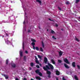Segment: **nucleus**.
<instances>
[{
    "mask_svg": "<svg viewBox=\"0 0 80 80\" xmlns=\"http://www.w3.org/2000/svg\"><path fill=\"white\" fill-rule=\"evenodd\" d=\"M43 69H44V70H45V71H47V74L48 75V78H50V75H51V72L50 71H48V70H50V67H49L48 65H46V67L45 66L43 67Z\"/></svg>",
    "mask_w": 80,
    "mask_h": 80,
    "instance_id": "obj_1",
    "label": "nucleus"
},
{
    "mask_svg": "<svg viewBox=\"0 0 80 80\" xmlns=\"http://www.w3.org/2000/svg\"><path fill=\"white\" fill-rule=\"evenodd\" d=\"M51 32L52 33H55V32L53 31V30H52Z\"/></svg>",
    "mask_w": 80,
    "mask_h": 80,
    "instance_id": "obj_36",
    "label": "nucleus"
},
{
    "mask_svg": "<svg viewBox=\"0 0 80 80\" xmlns=\"http://www.w3.org/2000/svg\"><path fill=\"white\" fill-rule=\"evenodd\" d=\"M55 26H56V27H58V24H56L55 25Z\"/></svg>",
    "mask_w": 80,
    "mask_h": 80,
    "instance_id": "obj_42",
    "label": "nucleus"
},
{
    "mask_svg": "<svg viewBox=\"0 0 80 80\" xmlns=\"http://www.w3.org/2000/svg\"><path fill=\"white\" fill-rule=\"evenodd\" d=\"M42 45L43 48H45V46H44V43H43V42H42Z\"/></svg>",
    "mask_w": 80,
    "mask_h": 80,
    "instance_id": "obj_23",
    "label": "nucleus"
},
{
    "mask_svg": "<svg viewBox=\"0 0 80 80\" xmlns=\"http://www.w3.org/2000/svg\"><path fill=\"white\" fill-rule=\"evenodd\" d=\"M31 44L34 50L35 49V43L34 42H32L31 43Z\"/></svg>",
    "mask_w": 80,
    "mask_h": 80,
    "instance_id": "obj_5",
    "label": "nucleus"
},
{
    "mask_svg": "<svg viewBox=\"0 0 80 80\" xmlns=\"http://www.w3.org/2000/svg\"><path fill=\"white\" fill-rule=\"evenodd\" d=\"M56 80H58V78H56Z\"/></svg>",
    "mask_w": 80,
    "mask_h": 80,
    "instance_id": "obj_50",
    "label": "nucleus"
},
{
    "mask_svg": "<svg viewBox=\"0 0 80 80\" xmlns=\"http://www.w3.org/2000/svg\"><path fill=\"white\" fill-rule=\"evenodd\" d=\"M66 5H68V4H69V2H66Z\"/></svg>",
    "mask_w": 80,
    "mask_h": 80,
    "instance_id": "obj_39",
    "label": "nucleus"
},
{
    "mask_svg": "<svg viewBox=\"0 0 80 80\" xmlns=\"http://www.w3.org/2000/svg\"><path fill=\"white\" fill-rule=\"evenodd\" d=\"M79 19H80V17H79Z\"/></svg>",
    "mask_w": 80,
    "mask_h": 80,
    "instance_id": "obj_55",
    "label": "nucleus"
},
{
    "mask_svg": "<svg viewBox=\"0 0 80 80\" xmlns=\"http://www.w3.org/2000/svg\"><path fill=\"white\" fill-rule=\"evenodd\" d=\"M24 42H23L22 43V48L23 49V50H24L25 49V48H24Z\"/></svg>",
    "mask_w": 80,
    "mask_h": 80,
    "instance_id": "obj_28",
    "label": "nucleus"
},
{
    "mask_svg": "<svg viewBox=\"0 0 80 80\" xmlns=\"http://www.w3.org/2000/svg\"><path fill=\"white\" fill-rule=\"evenodd\" d=\"M25 53H27V54H28V51H26Z\"/></svg>",
    "mask_w": 80,
    "mask_h": 80,
    "instance_id": "obj_41",
    "label": "nucleus"
},
{
    "mask_svg": "<svg viewBox=\"0 0 80 80\" xmlns=\"http://www.w3.org/2000/svg\"><path fill=\"white\" fill-rule=\"evenodd\" d=\"M12 66L13 68H15L16 67V65L15 64L13 63L12 64Z\"/></svg>",
    "mask_w": 80,
    "mask_h": 80,
    "instance_id": "obj_15",
    "label": "nucleus"
},
{
    "mask_svg": "<svg viewBox=\"0 0 80 80\" xmlns=\"http://www.w3.org/2000/svg\"><path fill=\"white\" fill-rule=\"evenodd\" d=\"M58 8L59 10H60V11L62 10V9L59 7H58Z\"/></svg>",
    "mask_w": 80,
    "mask_h": 80,
    "instance_id": "obj_38",
    "label": "nucleus"
},
{
    "mask_svg": "<svg viewBox=\"0 0 80 80\" xmlns=\"http://www.w3.org/2000/svg\"><path fill=\"white\" fill-rule=\"evenodd\" d=\"M6 36H8V34L7 33H6Z\"/></svg>",
    "mask_w": 80,
    "mask_h": 80,
    "instance_id": "obj_45",
    "label": "nucleus"
},
{
    "mask_svg": "<svg viewBox=\"0 0 80 80\" xmlns=\"http://www.w3.org/2000/svg\"><path fill=\"white\" fill-rule=\"evenodd\" d=\"M75 40H76V41H77V42H79V40H78V38H77L76 37L75 38Z\"/></svg>",
    "mask_w": 80,
    "mask_h": 80,
    "instance_id": "obj_22",
    "label": "nucleus"
},
{
    "mask_svg": "<svg viewBox=\"0 0 80 80\" xmlns=\"http://www.w3.org/2000/svg\"><path fill=\"white\" fill-rule=\"evenodd\" d=\"M64 65L65 67L66 68H70V67H68V65H67V64H64Z\"/></svg>",
    "mask_w": 80,
    "mask_h": 80,
    "instance_id": "obj_16",
    "label": "nucleus"
},
{
    "mask_svg": "<svg viewBox=\"0 0 80 80\" xmlns=\"http://www.w3.org/2000/svg\"><path fill=\"white\" fill-rule=\"evenodd\" d=\"M47 31H48V29H47Z\"/></svg>",
    "mask_w": 80,
    "mask_h": 80,
    "instance_id": "obj_53",
    "label": "nucleus"
},
{
    "mask_svg": "<svg viewBox=\"0 0 80 80\" xmlns=\"http://www.w3.org/2000/svg\"><path fill=\"white\" fill-rule=\"evenodd\" d=\"M56 73L57 75H60V72L58 70L56 71Z\"/></svg>",
    "mask_w": 80,
    "mask_h": 80,
    "instance_id": "obj_11",
    "label": "nucleus"
},
{
    "mask_svg": "<svg viewBox=\"0 0 80 80\" xmlns=\"http://www.w3.org/2000/svg\"><path fill=\"white\" fill-rule=\"evenodd\" d=\"M78 68L79 70H80V66H79V65H77Z\"/></svg>",
    "mask_w": 80,
    "mask_h": 80,
    "instance_id": "obj_31",
    "label": "nucleus"
},
{
    "mask_svg": "<svg viewBox=\"0 0 80 80\" xmlns=\"http://www.w3.org/2000/svg\"><path fill=\"white\" fill-rule=\"evenodd\" d=\"M23 24H25V22L24 21L23 22Z\"/></svg>",
    "mask_w": 80,
    "mask_h": 80,
    "instance_id": "obj_49",
    "label": "nucleus"
},
{
    "mask_svg": "<svg viewBox=\"0 0 80 80\" xmlns=\"http://www.w3.org/2000/svg\"><path fill=\"white\" fill-rule=\"evenodd\" d=\"M36 78L37 79V80H41V78L38 76H36Z\"/></svg>",
    "mask_w": 80,
    "mask_h": 80,
    "instance_id": "obj_17",
    "label": "nucleus"
},
{
    "mask_svg": "<svg viewBox=\"0 0 80 80\" xmlns=\"http://www.w3.org/2000/svg\"><path fill=\"white\" fill-rule=\"evenodd\" d=\"M58 62L59 63H62V60H58Z\"/></svg>",
    "mask_w": 80,
    "mask_h": 80,
    "instance_id": "obj_35",
    "label": "nucleus"
},
{
    "mask_svg": "<svg viewBox=\"0 0 80 80\" xmlns=\"http://www.w3.org/2000/svg\"><path fill=\"white\" fill-rule=\"evenodd\" d=\"M59 56H62V54H63V53L61 51H60L59 52Z\"/></svg>",
    "mask_w": 80,
    "mask_h": 80,
    "instance_id": "obj_18",
    "label": "nucleus"
},
{
    "mask_svg": "<svg viewBox=\"0 0 80 80\" xmlns=\"http://www.w3.org/2000/svg\"><path fill=\"white\" fill-rule=\"evenodd\" d=\"M28 32H30V30H28Z\"/></svg>",
    "mask_w": 80,
    "mask_h": 80,
    "instance_id": "obj_44",
    "label": "nucleus"
},
{
    "mask_svg": "<svg viewBox=\"0 0 80 80\" xmlns=\"http://www.w3.org/2000/svg\"><path fill=\"white\" fill-rule=\"evenodd\" d=\"M44 62L45 63L47 64V62H48V59L47 58H46V57H44Z\"/></svg>",
    "mask_w": 80,
    "mask_h": 80,
    "instance_id": "obj_6",
    "label": "nucleus"
},
{
    "mask_svg": "<svg viewBox=\"0 0 80 80\" xmlns=\"http://www.w3.org/2000/svg\"><path fill=\"white\" fill-rule=\"evenodd\" d=\"M80 1V0H76V3H78V2H79V1Z\"/></svg>",
    "mask_w": 80,
    "mask_h": 80,
    "instance_id": "obj_32",
    "label": "nucleus"
},
{
    "mask_svg": "<svg viewBox=\"0 0 80 80\" xmlns=\"http://www.w3.org/2000/svg\"><path fill=\"white\" fill-rule=\"evenodd\" d=\"M40 65H41V64H40Z\"/></svg>",
    "mask_w": 80,
    "mask_h": 80,
    "instance_id": "obj_57",
    "label": "nucleus"
},
{
    "mask_svg": "<svg viewBox=\"0 0 80 80\" xmlns=\"http://www.w3.org/2000/svg\"><path fill=\"white\" fill-rule=\"evenodd\" d=\"M48 19L49 20H50V21H52V19H51L50 18H49Z\"/></svg>",
    "mask_w": 80,
    "mask_h": 80,
    "instance_id": "obj_47",
    "label": "nucleus"
},
{
    "mask_svg": "<svg viewBox=\"0 0 80 80\" xmlns=\"http://www.w3.org/2000/svg\"><path fill=\"white\" fill-rule=\"evenodd\" d=\"M30 65H31V67H33V66L34 65V64H33V62H31L30 64Z\"/></svg>",
    "mask_w": 80,
    "mask_h": 80,
    "instance_id": "obj_24",
    "label": "nucleus"
},
{
    "mask_svg": "<svg viewBox=\"0 0 80 80\" xmlns=\"http://www.w3.org/2000/svg\"><path fill=\"white\" fill-rule=\"evenodd\" d=\"M0 37L1 38V39H2V38H3V37H4V36H1Z\"/></svg>",
    "mask_w": 80,
    "mask_h": 80,
    "instance_id": "obj_37",
    "label": "nucleus"
},
{
    "mask_svg": "<svg viewBox=\"0 0 80 80\" xmlns=\"http://www.w3.org/2000/svg\"><path fill=\"white\" fill-rule=\"evenodd\" d=\"M61 30H62V31L63 30V29H62Z\"/></svg>",
    "mask_w": 80,
    "mask_h": 80,
    "instance_id": "obj_52",
    "label": "nucleus"
},
{
    "mask_svg": "<svg viewBox=\"0 0 80 80\" xmlns=\"http://www.w3.org/2000/svg\"><path fill=\"white\" fill-rule=\"evenodd\" d=\"M23 59L24 61H26V60H27V57L26 56H24Z\"/></svg>",
    "mask_w": 80,
    "mask_h": 80,
    "instance_id": "obj_29",
    "label": "nucleus"
},
{
    "mask_svg": "<svg viewBox=\"0 0 80 80\" xmlns=\"http://www.w3.org/2000/svg\"><path fill=\"white\" fill-rule=\"evenodd\" d=\"M31 41L32 42H36V40H35L34 39H31Z\"/></svg>",
    "mask_w": 80,
    "mask_h": 80,
    "instance_id": "obj_20",
    "label": "nucleus"
},
{
    "mask_svg": "<svg viewBox=\"0 0 80 80\" xmlns=\"http://www.w3.org/2000/svg\"><path fill=\"white\" fill-rule=\"evenodd\" d=\"M52 38H53V39H55V40H57V38H55V36H53L52 37Z\"/></svg>",
    "mask_w": 80,
    "mask_h": 80,
    "instance_id": "obj_34",
    "label": "nucleus"
},
{
    "mask_svg": "<svg viewBox=\"0 0 80 80\" xmlns=\"http://www.w3.org/2000/svg\"><path fill=\"white\" fill-rule=\"evenodd\" d=\"M64 61L68 64H69V63H70V62H68V59H67V58L64 59Z\"/></svg>",
    "mask_w": 80,
    "mask_h": 80,
    "instance_id": "obj_4",
    "label": "nucleus"
},
{
    "mask_svg": "<svg viewBox=\"0 0 80 80\" xmlns=\"http://www.w3.org/2000/svg\"><path fill=\"white\" fill-rule=\"evenodd\" d=\"M29 69L30 70H32V68H29Z\"/></svg>",
    "mask_w": 80,
    "mask_h": 80,
    "instance_id": "obj_48",
    "label": "nucleus"
},
{
    "mask_svg": "<svg viewBox=\"0 0 80 80\" xmlns=\"http://www.w3.org/2000/svg\"><path fill=\"white\" fill-rule=\"evenodd\" d=\"M62 80H66L65 79V77H63L62 78Z\"/></svg>",
    "mask_w": 80,
    "mask_h": 80,
    "instance_id": "obj_40",
    "label": "nucleus"
},
{
    "mask_svg": "<svg viewBox=\"0 0 80 80\" xmlns=\"http://www.w3.org/2000/svg\"><path fill=\"white\" fill-rule=\"evenodd\" d=\"M18 59V58H16V60H17Z\"/></svg>",
    "mask_w": 80,
    "mask_h": 80,
    "instance_id": "obj_54",
    "label": "nucleus"
},
{
    "mask_svg": "<svg viewBox=\"0 0 80 80\" xmlns=\"http://www.w3.org/2000/svg\"><path fill=\"white\" fill-rule=\"evenodd\" d=\"M40 50L41 52H43V48H40Z\"/></svg>",
    "mask_w": 80,
    "mask_h": 80,
    "instance_id": "obj_30",
    "label": "nucleus"
},
{
    "mask_svg": "<svg viewBox=\"0 0 80 80\" xmlns=\"http://www.w3.org/2000/svg\"><path fill=\"white\" fill-rule=\"evenodd\" d=\"M39 29H40V27H39Z\"/></svg>",
    "mask_w": 80,
    "mask_h": 80,
    "instance_id": "obj_56",
    "label": "nucleus"
},
{
    "mask_svg": "<svg viewBox=\"0 0 80 80\" xmlns=\"http://www.w3.org/2000/svg\"><path fill=\"white\" fill-rule=\"evenodd\" d=\"M72 66L74 67V68H75L76 67L75 65V62H73L72 63Z\"/></svg>",
    "mask_w": 80,
    "mask_h": 80,
    "instance_id": "obj_8",
    "label": "nucleus"
},
{
    "mask_svg": "<svg viewBox=\"0 0 80 80\" xmlns=\"http://www.w3.org/2000/svg\"><path fill=\"white\" fill-rule=\"evenodd\" d=\"M48 65L49 67H50L51 70H53V68H54L53 66L51 64L48 63Z\"/></svg>",
    "mask_w": 80,
    "mask_h": 80,
    "instance_id": "obj_3",
    "label": "nucleus"
},
{
    "mask_svg": "<svg viewBox=\"0 0 80 80\" xmlns=\"http://www.w3.org/2000/svg\"><path fill=\"white\" fill-rule=\"evenodd\" d=\"M35 62L37 64H38L39 63V61L38 60V58H37V56H35Z\"/></svg>",
    "mask_w": 80,
    "mask_h": 80,
    "instance_id": "obj_2",
    "label": "nucleus"
},
{
    "mask_svg": "<svg viewBox=\"0 0 80 80\" xmlns=\"http://www.w3.org/2000/svg\"><path fill=\"white\" fill-rule=\"evenodd\" d=\"M3 76L5 78V79L7 80V79H8V75H6L5 74H4Z\"/></svg>",
    "mask_w": 80,
    "mask_h": 80,
    "instance_id": "obj_7",
    "label": "nucleus"
},
{
    "mask_svg": "<svg viewBox=\"0 0 80 80\" xmlns=\"http://www.w3.org/2000/svg\"><path fill=\"white\" fill-rule=\"evenodd\" d=\"M36 67H37V68H40V66L38 65H37L36 66Z\"/></svg>",
    "mask_w": 80,
    "mask_h": 80,
    "instance_id": "obj_33",
    "label": "nucleus"
},
{
    "mask_svg": "<svg viewBox=\"0 0 80 80\" xmlns=\"http://www.w3.org/2000/svg\"><path fill=\"white\" fill-rule=\"evenodd\" d=\"M8 59L6 61V64L8 65Z\"/></svg>",
    "mask_w": 80,
    "mask_h": 80,
    "instance_id": "obj_21",
    "label": "nucleus"
},
{
    "mask_svg": "<svg viewBox=\"0 0 80 80\" xmlns=\"http://www.w3.org/2000/svg\"><path fill=\"white\" fill-rule=\"evenodd\" d=\"M35 48L36 50H37V51H38L39 50V48H38V47H35Z\"/></svg>",
    "mask_w": 80,
    "mask_h": 80,
    "instance_id": "obj_26",
    "label": "nucleus"
},
{
    "mask_svg": "<svg viewBox=\"0 0 80 80\" xmlns=\"http://www.w3.org/2000/svg\"><path fill=\"white\" fill-rule=\"evenodd\" d=\"M38 57L39 58H40V59H42V56H40V55H38Z\"/></svg>",
    "mask_w": 80,
    "mask_h": 80,
    "instance_id": "obj_27",
    "label": "nucleus"
},
{
    "mask_svg": "<svg viewBox=\"0 0 80 80\" xmlns=\"http://www.w3.org/2000/svg\"><path fill=\"white\" fill-rule=\"evenodd\" d=\"M51 62H52V63H53V64H54V65H55V61H54L53 59H51Z\"/></svg>",
    "mask_w": 80,
    "mask_h": 80,
    "instance_id": "obj_14",
    "label": "nucleus"
},
{
    "mask_svg": "<svg viewBox=\"0 0 80 80\" xmlns=\"http://www.w3.org/2000/svg\"><path fill=\"white\" fill-rule=\"evenodd\" d=\"M19 54L20 55V57H22L23 56V52L22 51H21L19 52Z\"/></svg>",
    "mask_w": 80,
    "mask_h": 80,
    "instance_id": "obj_9",
    "label": "nucleus"
},
{
    "mask_svg": "<svg viewBox=\"0 0 80 80\" xmlns=\"http://www.w3.org/2000/svg\"><path fill=\"white\" fill-rule=\"evenodd\" d=\"M5 40L6 43L7 42L8 44V43H10V41H8V39L7 38L6 39H5Z\"/></svg>",
    "mask_w": 80,
    "mask_h": 80,
    "instance_id": "obj_13",
    "label": "nucleus"
},
{
    "mask_svg": "<svg viewBox=\"0 0 80 80\" xmlns=\"http://www.w3.org/2000/svg\"><path fill=\"white\" fill-rule=\"evenodd\" d=\"M51 21H52V22H54V21H53V20H51Z\"/></svg>",
    "mask_w": 80,
    "mask_h": 80,
    "instance_id": "obj_51",
    "label": "nucleus"
},
{
    "mask_svg": "<svg viewBox=\"0 0 80 80\" xmlns=\"http://www.w3.org/2000/svg\"><path fill=\"white\" fill-rule=\"evenodd\" d=\"M37 2H38L40 5H42V1L40 0H36Z\"/></svg>",
    "mask_w": 80,
    "mask_h": 80,
    "instance_id": "obj_12",
    "label": "nucleus"
},
{
    "mask_svg": "<svg viewBox=\"0 0 80 80\" xmlns=\"http://www.w3.org/2000/svg\"><path fill=\"white\" fill-rule=\"evenodd\" d=\"M38 74L40 77L42 76V73L41 72H40Z\"/></svg>",
    "mask_w": 80,
    "mask_h": 80,
    "instance_id": "obj_25",
    "label": "nucleus"
},
{
    "mask_svg": "<svg viewBox=\"0 0 80 80\" xmlns=\"http://www.w3.org/2000/svg\"><path fill=\"white\" fill-rule=\"evenodd\" d=\"M74 77L75 79L76 80H78V78L77 76H76V75H74Z\"/></svg>",
    "mask_w": 80,
    "mask_h": 80,
    "instance_id": "obj_19",
    "label": "nucleus"
},
{
    "mask_svg": "<svg viewBox=\"0 0 80 80\" xmlns=\"http://www.w3.org/2000/svg\"><path fill=\"white\" fill-rule=\"evenodd\" d=\"M15 80H19L18 79V78H16V79H15Z\"/></svg>",
    "mask_w": 80,
    "mask_h": 80,
    "instance_id": "obj_46",
    "label": "nucleus"
},
{
    "mask_svg": "<svg viewBox=\"0 0 80 80\" xmlns=\"http://www.w3.org/2000/svg\"><path fill=\"white\" fill-rule=\"evenodd\" d=\"M35 72L37 74H38L39 73H40V71L38 69H37L35 71Z\"/></svg>",
    "mask_w": 80,
    "mask_h": 80,
    "instance_id": "obj_10",
    "label": "nucleus"
},
{
    "mask_svg": "<svg viewBox=\"0 0 80 80\" xmlns=\"http://www.w3.org/2000/svg\"><path fill=\"white\" fill-rule=\"evenodd\" d=\"M23 80H27V79L26 78H23Z\"/></svg>",
    "mask_w": 80,
    "mask_h": 80,
    "instance_id": "obj_43",
    "label": "nucleus"
}]
</instances>
